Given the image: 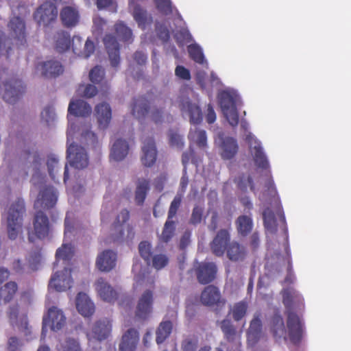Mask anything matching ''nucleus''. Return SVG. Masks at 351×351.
Segmentation results:
<instances>
[{
  "mask_svg": "<svg viewBox=\"0 0 351 351\" xmlns=\"http://www.w3.org/2000/svg\"><path fill=\"white\" fill-rule=\"evenodd\" d=\"M282 295L287 316L286 327L281 315L277 311L271 317V332L276 341L283 338L285 341L300 346L306 334L305 323L299 313L304 308V299L291 287L284 289Z\"/></svg>",
  "mask_w": 351,
  "mask_h": 351,
  "instance_id": "f257e3e1",
  "label": "nucleus"
},
{
  "mask_svg": "<svg viewBox=\"0 0 351 351\" xmlns=\"http://www.w3.org/2000/svg\"><path fill=\"white\" fill-rule=\"evenodd\" d=\"M116 36L112 34H106L104 38V44L106 49L110 64L112 67H117L120 62V47L117 39L121 41L131 43L133 41L132 32L123 22L114 25Z\"/></svg>",
  "mask_w": 351,
  "mask_h": 351,
  "instance_id": "f03ea898",
  "label": "nucleus"
},
{
  "mask_svg": "<svg viewBox=\"0 0 351 351\" xmlns=\"http://www.w3.org/2000/svg\"><path fill=\"white\" fill-rule=\"evenodd\" d=\"M25 212V204L21 198H18L10 207L7 217V230L10 239H16L19 234L21 232L23 216Z\"/></svg>",
  "mask_w": 351,
  "mask_h": 351,
  "instance_id": "7ed1b4c3",
  "label": "nucleus"
},
{
  "mask_svg": "<svg viewBox=\"0 0 351 351\" xmlns=\"http://www.w3.org/2000/svg\"><path fill=\"white\" fill-rule=\"evenodd\" d=\"M4 88L3 99L9 104H14L25 91L21 80L12 77L8 78V73L3 69L0 71V88Z\"/></svg>",
  "mask_w": 351,
  "mask_h": 351,
  "instance_id": "20e7f679",
  "label": "nucleus"
},
{
  "mask_svg": "<svg viewBox=\"0 0 351 351\" xmlns=\"http://www.w3.org/2000/svg\"><path fill=\"white\" fill-rule=\"evenodd\" d=\"M130 219V213L127 209L122 210L117 215L111 228V241L113 242H122L125 239V230L127 231L126 239L132 240L134 237L133 228L126 222Z\"/></svg>",
  "mask_w": 351,
  "mask_h": 351,
  "instance_id": "39448f33",
  "label": "nucleus"
},
{
  "mask_svg": "<svg viewBox=\"0 0 351 351\" xmlns=\"http://www.w3.org/2000/svg\"><path fill=\"white\" fill-rule=\"evenodd\" d=\"M218 99L222 112L229 124L233 128L237 127L239 117L235 97L230 92L223 90L219 94Z\"/></svg>",
  "mask_w": 351,
  "mask_h": 351,
  "instance_id": "423d86ee",
  "label": "nucleus"
},
{
  "mask_svg": "<svg viewBox=\"0 0 351 351\" xmlns=\"http://www.w3.org/2000/svg\"><path fill=\"white\" fill-rule=\"evenodd\" d=\"M201 303L206 306L213 307L216 313L224 309L226 300L221 294L219 289L215 285L206 286L200 295Z\"/></svg>",
  "mask_w": 351,
  "mask_h": 351,
  "instance_id": "0eeeda50",
  "label": "nucleus"
},
{
  "mask_svg": "<svg viewBox=\"0 0 351 351\" xmlns=\"http://www.w3.org/2000/svg\"><path fill=\"white\" fill-rule=\"evenodd\" d=\"M66 317L63 312L56 306L50 308L46 316L43 317L42 335L45 336L47 326L53 331H57L62 328L65 325Z\"/></svg>",
  "mask_w": 351,
  "mask_h": 351,
  "instance_id": "6e6552de",
  "label": "nucleus"
},
{
  "mask_svg": "<svg viewBox=\"0 0 351 351\" xmlns=\"http://www.w3.org/2000/svg\"><path fill=\"white\" fill-rule=\"evenodd\" d=\"M66 158L70 165L75 169H82L88 165V157L85 149L74 143L67 147Z\"/></svg>",
  "mask_w": 351,
  "mask_h": 351,
  "instance_id": "1a4fd4ad",
  "label": "nucleus"
},
{
  "mask_svg": "<svg viewBox=\"0 0 351 351\" xmlns=\"http://www.w3.org/2000/svg\"><path fill=\"white\" fill-rule=\"evenodd\" d=\"M57 16V7L54 3L50 2H45L40 5L34 14V18L38 25L45 27L54 22Z\"/></svg>",
  "mask_w": 351,
  "mask_h": 351,
  "instance_id": "9d476101",
  "label": "nucleus"
},
{
  "mask_svg": "<svg viewBox=\"0 0 351 351\" xmlns=\"http://www.w3.org/2000/svg\"><path fill=\"white\" fill-rule=\"evenodd\" d=\"M73 282L71 269L64 267L62 271H57L51 276L49 289H53L58 292L65 291L72 287Z\"/></svg>",
  "mask_w": 351,
  "mask_h": 351,
  "instance_id": "9b49d317",
  "label": "nucleus"
},
{
  "mask_svg": "<svg viewBox=\"0 0 351 351\" xmlns=\"http://www.w3.org/2000/svg\"><path fill=\"white\" fill-rule=\"evenodd\" d=\"M195 273L199 284L208 285L216 278L217 267L213 262H202L195 268Z\"/></svg>",
  "mask_w": 351,
  "mask_h": 351,
  "instance_id": "f8f14e48",
  "label": "nucleus"
},
{
  "mask_svg": "<svg viewBox=\"0 0 351 351\" xmlns=\"http://www.w3.org/2000/svg\"><path fill=\"white\" fill-rule=\"evenodd\" d=\"M10 35L18 47L25 46L26 40V28L24 21L19 16L12 18L8 24Z\"/></svg>",
  "mask_w": 351,
  "mask_h": 351,
  "instance_id": "ddd939ff",
  "label": "nucleus"
},
{
  "mask_svg": "<svg viewBox=\"0 0 351 351\" xmlns=\"http://www.w3.org/2000/svg\"><path fill=\"white\" fill-rule=\"evenodd\" d=\"M58 195L56 189L51 186H47L42 189L35 201L34 207L36 208H42L49 210L56 204Z\"/></svg>",
  "mask_w": 351,
  "mask_h": 351,
  "instance_id": "4468645a",
  "label": "nucleus"
},
{
  "mask_svg": "<svg viewBox=\"0 0 351 351\" xmlns=\"http://www.w3.org/2000/svg\"><path fill=\"white\" fill-rule=\"evenodd\" d=\"M246 141L250 145V149L254 153V160L255 165L262 169L267 170L269 169L268 160L263 150L261 143L258 141L253 136L249 134L246 136Z\"/></svg>",
  "mask_w": 351,
  "mask_h": 351,
  "instance_id": "2eb2a0df",
  "label": "nucleus"
},
{
  "mask_svg": "<svg viewBox=\"0 0 351 351\" xmlns=\"http://www.w3.org/2000/svg\"><path fill=\"white\" fill-rule=\"evenodd\" d=\"M153 292L150 290H146L139 298L136 311L135 317L141 320H145L152 313L153 304Z\"/></svg>",
  "mask_w": 351,
  "mask_h": 351,
  "instance_id": "dca6fc26",
  "label": "nucleus"
},
{
  "mask_svg": "<svg viewBox=\"0 0 351 351\" xmlns=\"http://www.w3.org/2000/svg\"><path fill=\"white\" fill-rule=\"evenodd\" d=\"M230 243V234L228 230H219L210 243V247L213 254L216 256H222L228 244Z\"/></svg>",
  "mask_w": 351,
  "mask_h": 351,
  "instance_id": "f3484780",
  "label": "nucleus"
},
{
  "mask_svg": "<svg viewBox=\"0 0 351 351\" xmlns=\"http://www.w3.org/2000/svg\"><path fill=\"white\" fill-rule=\"evenodd\" d=\"M112 320L108 318H102L96 321L92 327L91 338L101 341L107 339L112 332ZM90 336V335H88Z\"/></svg>",
  "mask_w": 351,
  "mask_h": 351,
  "instance_id": "a211bd4d",
  "label": "nucleus"
},
{
  "mask_svg": "<svg viewBox=\"0 0 351 351\" xmlns=\"http://www.w3.org/2000/svg\"><path fill=\"white\" fill-rule=\"evenodd\" d=\"M41 261V254L39 252L32 254L28 258V264H23L21 260L16 259L12 262V269L17 274L31 273L38 269Z\"/></svg>",
  "mask_w": 351,
  "mask_h": 351,
  "instance_id": "6ab92c4d",
  "label": "nucleus"
},
{
  "mask_svg": "<svg viewBox=\"0 0 351 351\" xmlns=\"http://www.w3.org/2000/svg\"><path fill=\"white\" fill-rule=\"evenodd\" d=\"M220 156L223 160H231L235 157L239 151L237 139L233 137H221L219 145Z\"/></svg>",
  "mask_w": 351,
  "mask_h": 351,
  "instance_id": "aec40b11",
  "label": "nucleus"
},
{
  "mask_svg": "<svg viewBox=\"0 0 351 351\" xmlns=\"http://www.w3.org/2000/svg\"><path fill=\"white\" fill-rule=\"evenodd\" d=\"M142 151L141 161L143 165L145 167L153 166L156 162L157 157V150L153 138H147L143 140Z\"/></svg>",
  "mask_w": 351,
  "mask_h": 351,
  "instance_id": "412c9836",
  "label": "nucleus"
},
{
  "mask_svg": "<svg viewBox=\"0 0 351 351\" xmlns=\"http://www.w3.org/2000/svg\"><path fill=\"white\" fill-rule=\"evenodd\" d=\"M117 254L106 250L99 254L96 260V267L101 271H110L116 265Z\"/></svg>",
  "mask_w": 351,
  "mask_h": 351,
  "instance_id": "4be33fe9",
  "label": "nucleus"
},
{
  "mask_svg": "<svg viewBox=\"0 0 351 351\" xmlns=\"http://www.w3.org/2000/svg\"><path fill=\"white\" fill-rule=\"evenodd\" d=\"M138 340V330L133 328H129L122 335L119 345V350L135 351Z\"/></svg>",
  "mask_w": 351,
  "mask_h": 351,
  "instance_id": "5701e85b",
  "label": "nucleus"
},
{
  "mask_svg": "<svg viewBox=\"0 0 351 351\" xmlns=\"http://www.w3.org/2000/svg\"><path fill=\"white\" fill-rule=\"evenodd\" d=\"M95 286L97 292L104 301L114 302L117 299V291L103 278H98Z\"/></svg>",
  "mask_w": 351,
  "mask_h": 351,
  "instance_id": "b1692460",
  "label": "nucleus"
},
{
  "mask_svg": "<svg viewBox=\"0 0 351 351\" xmlns=\"http://www.w3.org/2000/svg\"><path fill=\"white\" fill-rule=\"evenodd\" d=\"M35 234L38 239H44L49 232V221L47 216L41 210L36 212L34 220Z\"/></svg>",
  "mask_w": 351,
  "mask_h": 351,
  "instance_id": "393cba45",
  "label": "nucleus"
},
{
  "mask_svg": "<svg viewBox=\"0 0 351 351\" xmlns=\"http://www.w3.org/2000/svg\"><path fill=\"white\" fill-rule=\"evenodd\" d=\"M76 308L84 317H89L95 313L94 303L84 293H79L76 297Z\"/></svg>",
  "mask_w": 351,
  "mask_h": 351,
  "instance_id": "a878e982",
  "label": "nucleus"
},
{
  "mask_svg": "<svg viewBox=\"0 0 351 351\" xmlns=\"http://www.w3.org/2000/svg\"><path fill=\"white\" fill-rule=\"evenodd\" d=\"M150 102L144 96H139L134 99L132 105V114L138 119L145 118L150 110Z\"/></svg>",
  "mask_w": 351,
  "mask_h": 351,
  "instance_id": "bb28decb",
  "label": "nucleus"
},
{
  "mask_svg": "<svg viewBox=\"0 0 351 351\" xmlns=\"http://www.w3.org/2000/svg\"><path fill=\"white\" fill-rule=\"evenodd\" d=\"M95 116L100 129H106L111 120L112 111L109 104L101 103L95 107Z\"/></svg>",
  "mask_w": 351,
  "mask_h": 351,
  "instance_id": "cd10ccee",
  "label": "nucleus"
},
{
  "mask_svg": "<svg viewBox=\"0 0 351 351\" xmlns=\"http://www.w3.org/2000/svg\"><path fill=\"white\" fill-rule=\"evenodd\" d=\"M60 17L62 25L66 27H75L79 22L77 10L71 6H65L60 11Z\"/></svg>",
  "mask_w": 351,
  "mask_h": 351,
  "instance_id": "c85d7f7f",
  "label": "nucleus"
},
{
  "mask_svg": "<svg viewBox=\"0 0 351 351\" xmlns=\"http://www.w3.org/2000/svg\"><path fill=\"white\" fill-rule=\"evenodd\" d=\"M91 112V106L84 100L77 99L69 103L68 112L74 117H86L89 116Z\"/></svg>",
  "mask_w": 351,
  "mask_h": 351,
  "instance_id": "c756f323",
  "label": "nucleus"
},
{
  "mask_svg": "<svg viewBox=\"0 0 351 351\" xmlns=\"http://www.w3.org/2000/svg\"><path fill=\"white\" fill-rule=\"evenodd\" d=\"M226 252L228 258L233 262L243 261L247 254L245 247L234 241L228 244Z\"/></svg>",
  "mask_w": 351,
  "mask_h": 351,
  "instance_id": "7c9ffc66",
  "label": "nucleus"
},
{
  "mask_svg": "<svg viewBox=\"0 0 351 351\" xmlns=\"http://www.w3.org/2000/svg\"><path fill=\"white\" fill-rule=\"evenodd\" d=\"M42 75L47 78L56 77L64 71L62 64L57 60H49L42 64Z\"/></svg>",
  "mask_w": 351,
  "mask_h": 351,
  "instance_id": "2f4dec72",
  "label": "nucleus"
},
{
  "mask_svg": "<svg viewBox=\"0 0 351 351\" xmlns=\"http://www.w3.org/2000/svg\"><path fill=\"white\" fill-rule=\"evenodd\" d=\"M128 143L125 141L119 138L112 145L110 157L115 161H121L128 155Z\"/></svg>",
  "mask_w": 351,
  "mask_h": 351,
  "instance_id": "473e14b6",
  "label": "nucleus"
},
{
  "mask_svg": "<svg viewBox=\"0 0 351 351\" xmlns=\"http://www.w3.org/2000/svg\"><path fill=\"white\" fill-rule=\"evenodd\" d=\"M182 112H186L189 116L190 122L192 124H198L202 120L201 108L196 104L187 101L183 103L181 107Z\"/></svg>",
  "mask_w": 351,
  "mask_h": 351,
  "instance_id": "72a5a7b5",
  "label": "nucleus"
},
{
  "mask_svg": "<svg viewBox=\"0 0 351 351\" xmlns=\"http://www.w3.org/2000/svg\"><path fill=\"white\" fill-rule=\"evenodd\" d=\"M55 49L59 53L68 51L71 47V37L69 33L61 30L54 35Z\"/></svg>",
  "mask_w": 351,
  "mask_h": 351,
  "instance_id": "f704fd0d",
  "label": "nucleus"
},
{
  "mask_svg": "<svg viewBox=\"0 0 351 351\" xmlns=\"http://www.w3.org/2000/svg\"><path fill=\"white\" fill-rule=\"evenodd\" d=\"M262 332V322L259 315H255L247 330V341L256 343L260 339Z\"/></svg>",
  "mask_w": 351,
  "mask_h": 351,
  "instance_id": "c9c22d12",
  "label": "nucleus"
},
{
  "mask_svg": "<svg viewBox=\"0 0 351 351\" xmlns=\"http://www.w3.org/2000/svg\"><path fill=\"white\" fill-rule=\"evenodd\" d=\"M165 107L162 105L161 100H157L154 102V105L151 110V119L156 124H160L165 121V118L167 121L172 119L170 114H165Z\"/></svg>",
  "mask_w": 351,
  "mask_h": 351,
  "instance_id": "e433bc0d",
  "label": "nucleus"
},
{
  "mask_svg": "<svg viewBox=\"0 0 351 351\" xmlns=\"http://www.w3.org/2000/svg\"><path fill=\"white\" fill-rule=\"evenodd\" d=\"M235 225L238 234L242 237H246L253 228V220L251 216L240 215L235 221Z\"/></svg>",
  "mask_w": 351,
  "mask_h": 351,
  "instance_id": "4c0bfd02",
  "label": "nucleus"
},
{
  "mask_svg": "<svg viewBox=\"0 0 351 351\" xmlns=\"http://www.w3.org/2000/svg\"><path fill=\"white\" fill-rule=\"evenodd\" d=\"M18 290V285L15 282L10 281L0 289V304L10 302Z\"/></svg>",
  "mask_w": 351,
  "mask_h": 351,
  "instance_id": "58836bf2",
  "label": "nucleus"
},
{
  "mask_svg": "<svg viewBox=\"0 0 351 351\" xmlns=\"http://www.w3.org/2000/svg\"><path fill=\"white\" fill-rule=\"evenodd\" d=\"M173 329V324L171 321L160 322L156 331V341L157 344L162 343L171 335Z\"/></svg>",
  "mask_w": 351,
  "mask_h": 351,
  "instance_id": "ea45409f",
  "label": "nucleus"
},
{
  "mask_svg": "<svg viewBox=\"0 0 351 351\" xmlns=\"http://www.w3.org/2000/svg\"><path fill=\"white\" fill-rule=\"evenodd\" d=\"M176 222L173 220L167 219L164 224L162 233L159 235L158 239L160 242L167 243L175 235Z\"/></svg>",
  "mask_w": 351,
  "mask_h": 351,
  "instance_id": "a19ab883",
  "label": "nucleus"
},
{
  "mask_svg": "<svg viewBox=\"0 0 351 351\" xmlns=\"http://www.w3.org/2000/svg\"><path fill=\"white\" fill-rule=\"evenodd\" d=\"M188 138L190 141L195 143L199 148L206 147L207 136L205 130L199 129L191 130Z\"/></svg>",
  "mask_w": 351,
  "mask_h": 351,
  "instance_id": "79ce46f5",
  "label": "nucleus"
},
{
  "mask_svg": "<svg viewBox=\"0 0 351 351\" xmlns=\"http://www.w3.org/2000/svg\"><path fill=\"white\" fill-rule=\"evenodd\" d=\"M235 183L237 187L243 192H246L247 188L255 193V185L252 177L250 174L241 173L236 179Z\"/></svg>",
  "mask_w": 351,
  "mask_h": 351,
  "instance_id": "37998d69",
  "label": "nucleus"
},
{
  "mask_svg": "<svg viewBox=\"0 0 351 351\" xmlns=\"http://www.w3.org/2000/svg\"><path fill=\"white\" fill-rule=\"evenodd\" d=\"M73 255V246L71 243H63L62 247H59L56 251V261L58 262L60 260H62L63 261L68 262V263H69Z\"/></svg>",
  "mask_w": 351,
  "mask_h": 351,
  "instance_id": "c03bdc74",
  "label": "nucleus"
},
{
  "mask_svg": "<svg viewBox=\"0 0 351 351\" xmlns=\"http://www.w3.org/2000/svg\"><path fill=\"white\" fill-rule=\"evenodd\" d=\"M132 15L134 20L138 23V27L142 29L145 28L146 25L148 23L149 19H152L148 16L147 11L139 5H135L133 9Z\"/></svg>",
  "mask_w": 351,
  "mask_h": 351,
  "instance_id": "a18cd8bd",
  "label": "nucleus"
},
{
  "mask_svg": "<svg viewBox=\"0 0 351 351\" xmlns=\"http://www.w3.org/2000/svg\"><path fill=\"white\" fill-rule=\"evenodd\" d=\"M148 190L149 181L145 179L139 180L135 191V201L138 205L143 204Z\"/></svg>",
  "mask_w": 351,
  "mask_h": 351,
  "instance_id": "49530a36",
  "label": "nucleus"
},
{
  "mask_svg": "<svg viewBox=\"0 0 351 351\" xmlns=\"http://www.w3.org/2000/svg\"><path fill=\"white\" fill-rule=\"evenodd\" d=\"M263 225L266 230L274 232L276 230L277 223L274 212L265 208L263 212Z\"/></svg>",
  "mask_w": 351,
  "mask_h": 351,
  "instance_id": "de8ad7c7",
  "label": "nucleus"
},
{
  "mask_svg": "<svg viewBox=\"0 0 351 351\" xmlns=\"http://www.w3.org/2000/svg\"><path fill=\"white\" fill-rule=\"evenodd\" d=\"M266 189L263 193L264 199L267 202H276L279 199L276 188L271 177H270L265 183Z\"/></svg>",
  "mask_w": 351,
  "mask_h": 351,
  "instance_id": "09e8293b",
  "label": "nucleus"
},
{
  "mask_svg": "<svg viewBox=\"0 0 351 351\" xmlns=\"http://www.w3.org/2000/svg\"><path fill=\"white\" fill-rule=\"evenodd\" d=\"M221 328L228 341H234L236 339L237 331L230 320L223 319L221 323Z\"/></svg>",
  "mask_w": 351,
  "mask_h": 351,
  "instance_id": "8fccbe9b",
  "label": "nucleus"
},
{
  "mask_svg": "<svg viewBox=\"0 0 351 351\" xmlns=\"http://www.w3.org/2000/svg\"><path fill=\"white\" fill-rule=\"evenodd\" d=\"M188 53L191 60L198 64H203L204 56L201 47L197 44H192L188 46Z\"/></svg>",
  "mask_w": 351,
  "mask_h": 351,
  "instance_id": "3c124183",
  "label": "nucleus"
},
{
  "mask_svg": "<svg viewBox=\"0 0 351 351\" xmlns=\"http://www.w3.org/2000/svg\"><path fill=\"white\" fill-rule=\"evenodd\" d=\"M138 252L147 264L149 265L152 256L151 243L147 241H141L138 245Z\"/></svg>",
  "mask_w": 351,
  "mask_h": 351,
  "instance_id": "603ef678",
  "label": "nucleus"
},
{
  "mask_svg": "<svg viewBox=\"0 0 351 351\" xmlns=\"http://www.w3.org/2000/svg\"><path fill=\"white\" fill-rule=\"evenodd\" d=\"M247 309L246 302L241 301L236 303L232 310L233 319L237 322L241 320L245 315Z\"/></svg>",
  "mask_w": 351,
  "mask_h": 351,
  "instance_id": "864d4df0",
  "label": "nucleus"
},
{
  "mask_svg": "<svg viewBox=\"0 0 351 351\" xmlns=\"http://www.w3.org/2000/svg\"><path fill=\"white\" fill-rule=\"evenodd\" d=\"M199 343L198 337L196 335L187 337L181 343L182 351H195Z\"/></svg>",
  "mask_w": 351,
  "mask_h": 351,
  "instance_id": "5fc2aeb1",
  "label": "nucleus"
},
{
  "mask_svg": "<svg viewBox=\"0 0 351 351\" xmlns=\"http://www.w3.org/2000/svg\"><path fill=\"white\" fill-rule=\"evenodd\" d=\"M152 265L156 270L165 267L169 263V258L166 254H158L152 256Z\"/></svg>",
  "mask_w": 351,
  "mask_h": 351,
  "instance_id": "6e6d98bb",
  "label": "nucleus"
},
{
  "mask_svg": "<svg viewBox=\"0 0 351 351\" xmlns=\"http://www.w3.org/2000/svg\"><path fill=\"white\" fill-rule=\"evenodd\" d=\"M22 157L25 160L32 162L35 168H38L41 164L42 158L37 152H30L25 150L22 154Z\"/></svg>",
  "mask_w": 351,
  "mask_h": 351,
  "instance_id": "4d7b16f0",
  "label": "nucleus"
},
{
  "mask_svg": "<svg viewBox=\"0 0 351 351\" xmlns=\"http://www.w3.org/2000/svg\"><path fill=\"white\" fill-rule=\"evenodd\" d=\"M104 69L100 66H95L89 72V79L94 84H100L104 78Z\"/></svg>",
  "mask_w": 351,
  "mask_h": 351,
  "instance_id": "13d9d810",
  "label": "nucleus"
},
{
  "mask_svg": "<svg viewBox=\"0 0 351 351\" xmlns=\"http://www.w3.org/2000/svg\"><path fill=\"white\" fill-rule=\"evenodd\" d=\"M204 210V208L203 206L195 205L193 208L189 223L194 226L199 224L203 219Z\"/></svg>",
  "mask_w": 351,
  "mask_h": 351,
  "instance_id": "bf43d9fd",
  "label": "nucleus"
},
{
  "mask_svg": "<svg viewBox=\"0 0 351 351\" xmlns=\"http://www.w3.org/2000/svg\"><path fill=\"white\" fill-rule=\"evenodd\" d=\"M157 10L163 15L167 16L172 13L171 0H154Z\"/></svg>",
  "mask_w": 351,
  "mask_h": 351,
  "instance_id": "052dcab7",
  "label": "nucleus"
},
{
  "mask_svg": "<svg viewBox=\"0 0 351 351\" xmlns=\"http://www.w3.org/2000/svg\"><path fill=\"white\" fill-rule=\"evenodd\" d=\"M79 94L86 98H91L97 95V88L93 84H80L77 88Z\"/></svg>",
  "mask_w": 351,
  "mask_h": 351,
  "instance_id": "680f3d73",
  "label": "nucleus"
},
{
  "mask_svg": "<svg viewBox=\"0 0 351 351\" xmlns=\"http://www.w3.org/2000/svg\"><path fill=\"white\" fill-rule=\"evenodd\" d=\"M182 202V197L180 195H177L174 197L173 199L171 202L168 215L167 219L173 220V219L176 216L177 212L181 205Z\"/></svg>",
  "mask_w": 351,
  "mask_h": 351,
  "instance_id": "e2e57ef3",
  "label": "nucleus"
},
{
  "mask_svg": "<svg viewBox=\"0 0 351 351\" xmlns=\"http://www.w3.org/2000/svg\"><path fill=\"white\" fill-rule=\"evenodd\" d=\"M10 39L5 36V34L0 31V54L5 55L7 58L10 56V51L12 49L10 46Z\"/></svg>",
  "mask_w": 351,
  "mask_h": 351,
  "instance_id": "0e129e2a",
  "label": "nucleus"
},
{
  "mask_svg": "<svg viewBox=\"0 0 351 351\" xmlns=\"http://www.w3.org/2000/svg\"><path fill=\"white\" fill-rule=\"evenodd\" d=\"M169 144L171 147L182 149L184 147L183 138L177 132L171 131L169 134Z\"/></svg>",
  "mask_w": 351,
  "mask_h": 351,
  "instance_id": "69168bd1",
  "label": "nucleus"
},
{
  "mask_svg": "<svg viewBox=\"0 0 351 351\" xmlns=\"http://www.w3.org/2000/svg\"><path fill=\"white\" fill-rule=\"evenodd\" d=\"M58 163V158L54 155H50L48 156L47 165L48 168V172L51 178L56 182V176L54 170L57 167Z\"/></svg>",
  "mask_w": 351,
  "mask_h": 351,
  "instance_id": "338daca9",
  "label": "nucleus"
},
{
  "mask_svg": "<svg viewBox=\"0 0 351 351\" xmlns=\"http://www.w3.org/2000/svg\"><path fill=\"white\" fill-rule=\"evenodd\" d=\"M95 50V45L94 43L88 38L84 44V49L82 50L81 56L88 58L94 53Z\"/></svg>",
  "mask_w": 351,
  "mask_h": 351,
  "instance_id": "774afa93",
  "label": "nucleus"
}]
</instances>
